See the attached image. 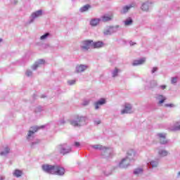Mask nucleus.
<instances>
[{"instance_id": "f257e3e1", "label": "nucleus", "mask_w": 180, "mask_h": 180, "mask_svg": "<svg viewBox=\"0 0 180 180\" xmlns=\"http://www.w3.org/2000/svg\"><path fill=\"white\" fill-rule=\"evenodd\" d=\"M88 121V117L85 116L75 115L74 118L69 120L70 124L73 127H82L85 126Z\"/></svg>"}, {"instance_id": "f03ea898", "label": "nucleus", "mask_w": 180, "mask_h": 180, "mask_svg": "<svg viewBox=\"0 0 180 180\" xmlns=\"http://www.w3.org/2000/svg\"><path fill=\"white\" fill-rule=\"evenodd\" d=\"M40 129H44V126H34V127H31L30 128V130L28 131V133L27 134V140L28 141H32L33 139H34V133H37Z\"/></svg>"}, {"instance_id": "7ed1b4c3", "label": "nucleus", "mask_w": 180, "mask_h": 180, "mask_svg": "<svg viewBox=\"0 0 180 180\" xmlns=\"http://www.w3.org/2000/svg\"><path fill=\"white\" fill-rule=\"evenodd\" d=\"M119 25L115 26H108L103 30L104 36H111L115 33H117L119 32Z\"/></svg>"}, {"instance_id": "20e7f679", "label": "nucleus", "mask_w": 180, "mask_h": 180, "mask_svg": "<svg viewBox=\"0 0 180 180\" xmlns=\"http://www.w3.org/2000/svg\"><path fill=\"white\" fill-rule=\"evenodd\" d=\"M80 49L83 51H88L90 49H92V39H86L81 41Z\"/></svg>"}, {"instance_id": "39448f33", "label": "nucleus", "mask_w": 180, "mask_h": 180, "mask_svg": "<svg viewBox=\"0 0 180 180\" xmlns=\"http://www.w3.org/2000/svg\"><path fill=\"white\" fill-rule=\"evenodd\" d=\"M58 148L60 154H62L63 155H65L66 154H70V153H71V146H69L65 143L60 145Z\"/></svg>"}, {"instance_id": "423d86ee", "label": "nucleus", "mask_w": 180, "mask_h": 180, "mask_svg": "<svg viewBox=\"0 0 180 180\" xmlns=\"http://www.w3.org/2000/svg\"><path fill=\"white\" fill-rule=\"evenodd\" d=\"M11 152V146L8 145H4L0 148V155L1 157H8Z\"/></svg>"}, {"instance_id": "0eeeda50", "label": "nucleus", "mask_w": 180, "mask_h": 180, "mask_svg": "<svg viewBox=\"0 0 180 180\" xmlns=\"http://www.w3.org/2000/svg\"><path fill=\"white\" fill-rule=\"evenodd\" d=\"M154 4V2L151 0H148L145 2H143L141 6V11H143V12H148L151 6Z\"/></svg>"}, {"instance_id": "6e6552de", "label": "nucleus", "mask_w": 180, "mask_h": 180, "mask_svg": "<svg viewBox=\"0 0 180 180\" xmlns=\"http://www.w3.org/2000/svg\"><path fill=\"white\" fill-rule=\"evenodd\" d=\"M54 167L55 165H42L41 169L44 172L53 175L54 174Z\"/></svg>"}, {"instance_id": "1a4fd4ad", "label": "nucleus", "mask_w": 180, "mask_h": 180, "mask_svg": "<svg viewBox=\"0 0 180 180\" xmlns=\"http://www.w3.org/2000/svg\"><path fill=\"white\" fill-rule=\"evenodd\" d=\"M43 15L42 10H38L32 13L31 16L30 17L29 23H33L34 22V19H37V18H40Z\"/></svg>"}, {"instance_id": "9d476101", "label": "nucleus", "mask_w": 180, "mask_h": 180, "mask_svg": "<svg viewBox=\"0 0 180 180\" xmlns=\"http://www.w3.org/2000/svg\"><path fill=\"white\" fill-rule=\"evenodd\" d=\"M157 137L160 144H162V145L168 144V139H167V134L158 133L157 134Z\"/></svg>"}, {"instance_id": "9b49d317", "label": "nucleus", "mask_w": 180, "mask_h": 180, "mask_svg": "<svg viewBox=\"0 0 180 180\" xmlns=\"http://www.w3.org/2000/svg\"><path fill=\"white\" fill-rule=\"evenodd\" d=\"M136 6H137V4H136V2H132L129 5L123 6L122 9L120 11V13H122V15H124L127 13V12H129V11L131 9V8H136Z\"/></svg>"}, {"instance_id": "f8f14e48", "label": "nucleus", "mask_w": 180, "mask_h": 180, "mask_svg": "<svg viewBox=\"0 0 180 180\" xmlns=\"http://www.w3.org/2000/svg\"><path fill=\"white\" fill-rule=\"evenodd\" d=\"M89 68V66L88 65H77L75 68V72L76 74H81V72H85Z\"/></svg>"}, {"instance_id": "ddd939ff", "label": "nucleus", "mask_w": 180, "mask_h": 180, "mask_svg": "<svg viewBox=\"0 0 180 180\" xmlns=\"http://www.w3.org/2000/svg\"><path fill=\"white\" fill-rule=\"evenodd\" d=\"M94 109L95 110H98L101 109V106H103V105H106V98H101L98 101H96L94 103Z\"/></svg>"}, {"instance_id": "4468645a", "label": "nucleus", "mask_w": 180, "mask_h": 180, "mask_svg": "<svg viewBox=\"0 0 180 180\" xmlns=\"http://www.w3.org/2000/svg\"><path fill=\"white\" fill-rule=\"evenodd\" d=\"M54 174L53 175H60L62 176L65 172L64 167H61L58 165H55L53 169Z\"/></svg>"}, {"instance_id": "2eb2a0df", "label": "nucleus", "mask_w": 180, "mask_h": 180, "mask_svg": "<svg viewBox=\"0 0 180 180\" xmlns=\"http://www.w3.org/2000/svg\"><path fill=\"white\" fill-rule=\"evenodd\" d=\"M112 153H113L112 148L104 147V150L101 152V155L103 156V158H109V157H112Z\"/></svg>"}, {"instance_id": "dca6fc26", "label": "nucleus", "mask_w": 180, "mask_h": 180, "mask_svg": "<svg viewBox=\"0 0 180 180\" xmlns=\"http://www.w3.org/2000/svg\"><path fill=\"white\" fill-rule=\"evenodd\" d=\"M46 63V60L44 59H39L37 60L31 67V68L34 70L36 71L39 67H41V65H44Z\"/></svg>"}, {"instance_id": "f3484780", "label": "nucleus", "mask_w": 180, "mask_h": 180, "mask_svg": "<svg viewBox=\"0 0 180 180\" xmlns=\"http://www.w3.org/2000/svg\"><path fill=\"white\" fill-rule=\"evenodd\" d=\"M133 112V106L130 103H125L124 108L121 110L122 115L131 113Z\"/></svg>"}, {"instance_id": "a211bd4d", "label": "nucleus", "mask_w": 180, "mask_h": 180, "mask_svg": "<svg viewBox=\"0 0 180 180\" xmlns=\"http://www.w3.org/2000/svg\"><path fill=\"white\" fill-rule=\"evenodd\" d=\"M130 165V160L127 159V158H123L119 163V168H127Z\"/></svg>"}, {"instance_id": "6ab92c4d", "label": "nucleus", "mask_w": 180, "mask_h": 180, "mask_svg": "<svg viewBox=\"0 0 180 180\" xmlns=\"http://www.w3.org/2000/svg\"><path fill=\"white\" fill-rule=\"evenodd\" d=\"M125 158L129 161H133V160H135L136 158V151H134L133 149L129 150L127 152V155Z\"/></svg>"}, {"instance_id": "aec40b11", "label": "nucleus", "mask_w": 180, "mask_h": 180, "mask_svg": "<svg viewBox=\"0 0 180 180\" xmlns=\"http://www.w3.org/2000/svg\"><path fill=\"white\" fill-rule=\"evenodd\" d=\"M105 46V43L102 41H94L92 40V49H102Z\"/></svg>"}, {"instance_id": "412c9836", "label": "nucleus", "mask_w": 180, "mask_h": 180, "mask_svg": "<svg viewBox=\"0 0 180 180\" xmlns=\"http://www.w3.org/2000/svg\"><path fill=\"white\" fill-rule=\"evenodd\" d=\"M159 162L158 160H150L147 163V165L150 169H154V168L158 167Z\"/></svg>"}, {"instance_id": "4be33fe9", "label": "nucleus", "mask_w": 180, "mask_h": 180, "mask_svg": "<svg viewBox=\"0 0 180 180\" xmlns=\"http://www.w3.org/2000/svg\"><path fill=\"white\" fill-rule=\"evenodd\" d=\"M155 98L156 101H158V105H162V103H164L167 99V97L162 94H158Z\"/></svg>"}, {"instance_id": "5701e85b", "label": "nucleus", "mask_w": 180, "mask_h": 180, "mask_svg": "<svg viewBox=\"0 0 180 180\" xmlns=\"http://www.w3.org/2000/svg\"><path fill=\"white\" fill-rule=\"evenodd\" d=\"M101 20H102L101 18H92L90 20V25L93 27L98 26V25H99L101 22Z\"/></svg>"}, {"instance_id": "b1692460", "label": "nucleus", "mask_w": 180, "mask_h": 180, "mask_svg": "<svg viewBox=\"0 0 180 180\" xmlns=\"http://www.w3.org/2000/svg\"><path fill=\"white\" fill-rule=\"evenodd\" d=\"M144 63H146V58H143L141 59L134 60L132 63V65H134V67H136V65H141L144 64Z\"/></svg>"}, {"instance_id": "393cba45", "label": "nucleus", "mask_w": 180, "mask_h": 180, "mask_svg": "<svg viewBox=\"0 0 180 180\" xmlns=\"http://www.w3.org/2000/svg\"><path fill=\"white\" fill-rule=\"evenodd\" d=\"M144 169L141 167L136 168L133 172L134 175H136L137 176H139V175H142Z\"/></svg>"}, {"instance_id": "a878e982", "label": "nucleus", "mask_w": 180, "mask_h": 180, "mask_svg": "<svg viewBox=\"0 0 180 180\" xmlns=\"http://www.w3.org/2000/svg\"><path fill=\"white\" fill-rule=\"evenodd\" d=\"M119 72H120V69L115 68L114 70H111L112 77L116 78V77H119Z\"/></svg>"}, {"instance_id": "bb28decb", "label": "nucleus", "mask_w": 180, "mask_h": 180, "mask_svg": "<svg viewBox=\"0 0 180 180\" xmlns=\"http://www.w3.org/2000/svg\"><path fill=\"white\" fill-rule=\"evenodd\" d=\"M91 9V5L86 4L79 8V12L84 13V12H88Z\"/></svg>"}, {"instance_id": "cd10ccee", "label": "nucleus", "mask_w": 180, "mask_h": 180, "mask_svg": "<svg viewBox=\"0 0 180 180\" xmlns=\"http://www.w3.org/2000/svg\"><path fill=\"white\" fill-rule=\"evenodd\" d=\"M91 148H94V150H100V151H103L105 150V146L99 144L96 145H91Z\"/></svg>"}, {"instance_id": "c85d7f7f", "label": "nucleus", "mask_w": 180, "mask_h": 180, "mask_svg": "<svg viewBox=\"0 0 180 180\" xmlns=\"http://www.w3.org/2000/svg\"><path fill=\"white\" fill-rule=\"evenodd\" d=\"M172 131H180V123L176 122L174 126L170 128Z\"/></svg>"}, {"instance_id": "c756f323", "label": "nucleus", "mask_w": 180, "mask_h": 180, "mask_svg": "<svg viewBox=\"0 0 180 180\" xmlns=\"http://www.w3.org/2000/svg\"><path fill=\"white\" fill-rule=\"evenodd\" d=\"M13 176H15L16 178H20V176H22V175H23V172H22V170H19V169H15L13 173Z\"/></svg>"}, {"instance_id": "7c9ffc66", "label": "nucleus", "mask_w": 180, "mask_h": 180, "mask_svg": "<svg viewBox=\"0 0 180 180\" xmlns=\"http://www.w3.org/2000/svg\"><path fill=\"white\" fill-rule=\"evenodd\" d=\"M113 18V15H103L101 17L102 22H110Z\"/></svg>"}, {"instance_id": "2f4dec72", "label": "nucleus", "mask_w": 180, "mask_h": 180, "mask_svg": "<svg viewBox=\"0 0 180 180\" xmlns=\"http://www.w3.org/2000/svg\"><path fill=\"white\" fill-rule=\"evenodd\" d=\"M158 154L160 157H167V155H168L169 152L168 150H160L158 151Z\"/></svg>"}, {"instance_id": "473e14b6", "label": "nucleus", "mask_w": 180, "mask_h": 180, "mask_svg": "<svg viewBox=\"0 0 180 180\" xmlns=\"http://www.w3.org/2000/svg\"><path fill=\"white\" fill-rule=\"evenodd\" d=\"M155 86H157V81L155 80L150 81L148 85V88L150 89H153V88H155Z\"/></svg>"}, {"instance_id": "72a5a7b5", "label": "nucleus", "mask_w": 180, "mask_h": 180, "mask_svg": "<svg viewBox=\"0 0 180 180\" xmlns=\"http://www.w3.org/2000/svg\"><path fill=\"white\" fill-rule=\"evenodd\" d=\"M124 25L125 26H131V25H133V19H131V18H128L124 21Z\"/></svg>"}, {"instance_id": "f704fd0d", "label": "nucleus", "mask_w": 180, "mask_h": 180, "mask_svg": "<svg viewBox=\"0 0 180 180\" xmlns=\"http://www.w3.org/2000/svg\"><path fill=\"white\" fill-rule=\"evenodd\" d=\"M49 36H50V32H46L44 35L41 36L40 40H46Z\"/></svg>"}, {"instance_id": "c9c22d12", "label": "nucleus", "mask_w": 180, "mask_h": 180, "mask_svg": "<svg viewBox=\"0 0 180 180\" xmlns=\"http://www.w3.org/2000/svg\"><path fill=\"white\" fill-rule=\"evenodd\" d=\"M25 75H27V77H32L33 75V72L30 70H27V71L25 72Z\"/></svg>"}, {"instance_id": "e433bc0d", "label": "nucleus", "mask_w": 180, "mask_h": 180, "mask_svg": "<svg viewBox=\"0 0 180 180\" xmlns=\"http://www.w3.org/2000/svg\"><path fill=\"white\" fill-rule=\"evenodd\" d=\"M176 82H178V77H172L171 84H172L173 85H175Z\"/></svg>"}, {"instance_id": "4c0bfd02", "label": "nucleus", "mask_w": 180, "mask_h": 180, "mask_svg": "<svg viewBox=\"0 0 180 180\" xmlns=\"http://www.w3.org/2000/svg\"><path fill=\"white\" fill-rule=\"evenodd\" d=\"M90 102H91V101H89V100H84L82 102V106H88V105H89Z\"/></svg>"}, {"instance_id": "58836bf2", "label": "nucleus", "mask_w": 180, "mask_h": 180, "mask_svg": "<svg viewBox=\"0 0 180 180\" xmlns=\"http://www.w3.org/2000/svg\"><path fill=\"white\" fill-rule=\"evenodd\" d=\"M58 126H63V124H65V120L64 119H61L58 122Z\"/></svg>"}, {"instance_id": "ea45409f", "label": "nucleus", "mask_w": 180, "mask_h": 180, "mask_svg": "<svg viewBox=\"0 0 180 180\" xmlns=\"http://www.w3.org/2000/svg\"><path fill=\"white\" fill-rule=\"evenodd\" d=\"M157 71H158V68L154 67L151 70V74H155V72H157Z\"/></svg>"}, {"instance_id": "a19ab883", "label": "nucleus", "mask_w": 180, "mask_h": 180, "mask_svg": "<svg viewBox=\"0 0 180 180\" xmlns=\"http://www.w3.org/2000/svg\"><path fill=\"white\" fill-rule=\"evenodd\" d=\"M75 82H76L75 80H68V85H75Z\"/></svg>"}, {"instance_id": "79ce46f5", "label": "nucleus", "mask_w": 180, "mask_h": 180, "mask_svg": "<svg viewBox=\"0 0 180 180\" xmlns=\"http://www.w3.org/2000/svg\"><path fill=\"white\" fill-rule=\"evenodd\" d=\"M43 111V107L39 106L35 109L36 112H41Z\"/></svg>"}, {"instance_id": "37998d69", "label": "nucleus", "mask_w": 180, "mask_h": 180, "mask_svg": "<svg viewBox=\"0 0 180 180\" xmlns=\"http://www.w3.org/2000/svg\"><path fill=\"white\" fill-rule=\"evenodd\" d=\"M165 106L166 108H174L175 105L172 103H169V104H165Z\"/></svg>"}, {"instance_id": "c03bdc74", "label": "nucleus", "mask_w": 180, "mask_h": 180, "mask_svg": "<svg viewBox=\"0 0 180 180\" xmlns=\"http://www.w3.org/2000/svg\"><path fill=\"white\" fill-rule=\"evenodd\" d=\"M101 120H94V124H101Z\"/></svg>"}, {"instance_id": "a18cd8bd", "label": "nucleus", "mask_w": 180, "mask_h": 180, "mask_svg": "<svg viewBox=\"0 0 180 180\" xmlns=\"http://www.w3.org/2000/svg\"><path fill=\"white\" fill-rule=\"evenodd\" d=\"M103 174H104V175H105V176H109V175H110L112 174V172H104Z\"/></svg>"}, {"instance_id": "49530a36", "label": "nucleus", "mask_w": 180, "mask_h": 180, "mask_svg": "<svg viewBox=\"0 0 180 180\" xmlns=\"http://www.w3.org/2000/svg\"><path fill=\"white\" fill-rule=\"evenodd\" d=\"M160 88L161 89H165L167 88V86L166 85H161V86H160Z\"/></svg>"}, {"instance_id": "de8ad7c7", "label": "nucleus", "mask_w": 180, "mask_h": 180, "mask_svg": "<svg viewBox=\"0 0 180 180\" xmlns=\"http://www.w3.org/2000/svg\"><path fill=\"white\" fill-rule=\"evenodd\" d=\"M75 147H79V146H80L79 142H75Z\"/></svg>"}, {"instance_id": "09e8293b", "label": "nucleus", "mask_w": 180, "mask_h": 180, "mask_svg": "<svg viewBox=\"0 0 180 180\" xmlns=\"http://www.w3.org/2000/svg\"><path fill=\"white\" fill-rule=\"evenodd\" d=\"M39 142H32L31 144V147H34V144H37Z\"/></svg>"}, {"instance_id": "8fccbe9b", "label": "nucleus", "mask_w": 180, "mask_h": 180, "mask_svg": "<svg viewBox=\"0 0 180 180\" xmlns=\"http://www.w3.org/2000/svg\"><path fill=\"white\" fill-rule=\"evenodd\" d=\"M129 44H130V46H134V44H136V43H134V42H133V41H130L129 42Z\"/></svg>"}, {"instance_id": "3c124183", "label": "nucleus", "mask_w": 180, "mask_h": 180, "mask_svg": "<svg viewBox=\"0 0 180 180\" xmlns=\"http://www.w3.org/2000/svg\"><path fill=\"white\" fill-rule=\"evenodd\" d=\"M5 179V177L4 176H0V180H4Z\"/></svg>"}, {"instance_id": "603ef678", "label": "nucleus", "mask_w": 180, "mask_h": 180, "mask_svg": "<svg viewBox=\"0 0 180 180\" xmlns=\"http://www.w3.org/2000/svg\"><path fill=\"white\" fill-rule=\"evenodd\" d=\"M179 176H180V172H179L177 173V178H179Z\"/></svg>"}, {"instance_id": "864d4df0", "label": "nucleus", "mask_w": 180, "mask_h": 180, "mask_svg": "<svg viewBox=\"0 0 180 180\" xmlns=\"http://www.w3.org/2000/svg\"><path fill=\"white\" fill-rule=\"evenodd\" d=\"M2 41H3L2 38H0V43H2Z\"/></svg>"}, {"instance_id": "5fc2aeb1", "label": "nucleus", "mask_w": 180, "mask_h": 180, "mask_svg": "<svg viewBox=\"0 0 180 180\" xmlns=\"http://www.w3.org/2000/svg\"><path fill=\"white\" fill-rule=\"evenodd\" d=\"M14 4H18V1H14Z\"/></svg>"}, {"instance_id": "6e6d98bb", "label": "nucleus", "mask_w": 180, "mask_h": 180, "mask_svg": "<svg viewBox=\"0 0 180 180\" xmlns=\"http://www.w3.org/2000/svg\"><path fill=\"white\" fill-rule=\"evenodd\" d=\"M45 96H41V98H44Z\"/></svg>"}]
</instances>
